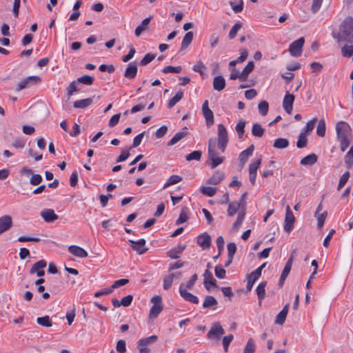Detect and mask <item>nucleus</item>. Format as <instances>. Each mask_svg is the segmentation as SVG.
<instances>
[{"label": "nucleus", "instance_id": "1", "mask_svg": "<svg viewBox=\"0 0 353 353\" xmlns=\"http://www.w3.org/2000/svg\"><path fill=\"white\" fill-rule=\"evenodd\" d=\"M228 134L225 127L223 124L218 125V141L217 146L222 152H224L228 144ZM216 140L211 138L208 141V154L211 161L210 168L214 169L223 161V157H220L216 150Z\"/></svg>", "mask_w": 353, "mask_h": 353}, {"label": "nucleus", "instance_id": "2", "mask_svg": "<svg viewBox=\"0 0 353 353\" xmlns=\"http://www.w3.org/2000/svg\"><path fill=\"white\" fill-rule=\"evenodd\" d=\"M332 37L340 42L344 41L348 43L353 42V19L351 17H346L340 25V31L334 30L332 32Z\"/></svg>", "mask_w": 353, "mask_h": 353}, {"label": "nucleus", "instance_id": "3", "mask_svg": "<svg viewBox=\"0 0 353 353\" xmlns=\"http://www.w3.org/2000/svg\"><path fill=\"white\" fill-rule=\"evenodd\" d=\"M335 129L341 150L345 152L352 141L351 128L347 122L341 121L336 123Z\"/></svg>", "mask_w": 353, "mask_h": 353}, {"label": "nucleus", "instance_id": "4", "mask_svg": "<svg viewBox=\"0 0 353 353\" xmlns=\"http://www.w3.org/2000/svg\"><path fill=\"white\" fill-rule=\"evenodd\" d=\"M153 305L151 307L149 313V317L151 319H156L163 310L162 298L161 296H154L151 299Z\"/></svg>", "mask_w": 353, "mask_h": 353}, {"label": "nucleus", "instance_id": "5", "mask_svg": "<svg viewBox=\"0 0 353 353\" xmlns=\"http://www.w3.org/2000/svg\"><path fill=\"white\" fill-rule=\"evenodd\" d=\"M41 79L38 76H29L26 78L21 80L16 87V92H20L21 90L28 88L34 85L37 84L41 82Z\"/></svg>", "mask_w": 353, "mask_h": 353}, {"label": "nucleus", "instance_id": "6", "mask_svg": "<svg viewBox=\"0 0 353 353\" xmlns=\"http://www.w3.org/2000/svg\"><path fill=\"white\" fill-rule=\"evenodd\" d=\"M225 334V330L219 322L212 323L210 330L207 334V337L209 339L219 340L223 334Z\"/></svg>", "mask_w": 353, "mask_h": 353}, {"label": "nucleus", "instance_id": "7", "mask_svg": "<svg viewBox=\"0 0 353 353\" xmlns=\"http://www.w3.org/2000/svg\"><path fill=\"white\" fill-rule=\"evenodd\" d=\"M305 40L303 37H301L293 41L289 47V52L292 57H298L301 56L303 50V46Z\"/></svg>", "mask_w": 353, "mask_h": 353}, {"label": "nucleus", "instance_id": "8", "mask_svg": "<svg viewBox=\"0 0 353 353\" xmlns=\"http://www.w3.org/2000/svg\"><path fill=\"white\" fill-rule=\"evenodd\" d=\"M295 221V217L293 214L292 211L291 210L289 205L286 208V212H285V221H284V230L290 233L293 228H294V223Z\"/></svg>", "mask_w": 353, "mask_h": 353}, {"label": "nucleus", "instance_id": "9", "mask_svg": "<svg viewBox=\"0 0 353 353\" xmlns=\"http://www.w3.org/2000/svg\"><path fill=\"white\" fill-rule=\"evenodd\" d=\"M202 113L205 119L206 125L209 128L214 124V114L209 108L208 101L205 100L202 105Z\"/></svg>", "mask_w": 353, "mask_h": 353}, {"label": "nucleus", "instance_id": "10", "mask_svg": "<svg viewBox=\"0 0 353 353\" xmlns=\"http://www.w3.org/2000/svg\"><path fill=\"white\" fill-rule=\"evenodd\" d=\"M179 291L181 296L185 301L194 304L199 303V298L196 296L192 294V293L188 292L186 288H185L183 283H181Z\"/></svg>", "mask_w": 353, "mask_h": 353}, {"label": "nucleus", "instance_id": "11", "mask_svg": "<svg viewBox=\"0 0 353 353\" xmlns=\"http://www.w3.org/2000/svg\"><path fill=\"white\" fill-rule=\"evenodd\" d=\"M131 248L134 251H136L139 254H143L148 249L145 248L146 241L144 239H141L139 241L129 240Z\"/></svg>", "mask_w": 353, "mask_h": 353}, {"label": "nucleus", "instance_id": "12", "mask_svg": "<svg viewBox=\"0 0 353 353\" xmlns=\"http://www.w3.org/2000/svg\"><path fill=\"white\" fill-rule=\"evenodd\" d=\"M196 243L203 250L209 249L212 243L211 236L207 232H203L197 236Z\"/></svg>", "mask_w": 353, "mask_h": 353}, {"label": "nucleus", "instance_id": "13", "mask_svg": "<svg viewBox=\"0 0 353 353\" xmlns=\"http://www.w3.org/2000/svg\"><path fill=\"white\" fill-rule=\"evenodd\" d=\"M13 221L11 216L3 215L0 217V235L12 228Z\"/></svg>", "mask_w": 353, "mask_h": 353}, {"label": "nucleus", "instance_id": "14", "mask_svg": "<svg viewBox=\"0 0 353 353\" xmlns=\"http://www.w3.org/2000/svg\"><path fill=\"white\" fill-rule=\"evenodd\" d=\"M294 101V96L292 94H290L288 91L285 92L284 96V99L283 101V108L285 111L290 114L292 112L293 108V103Z\"/></svg>", "mask_w": 353, "mask_h": 353}, {"label": "nucleus", "instance_id": "15", "mask_svg": "<svg viewBox=\"0 0 353 353\" xmlns=\"http://www.w3.org/2000/svg\"><path fill=\"white\" fill-rule=\"evenodd\" d=\"M47 265V263L45 260L41 259L36 262L30 270V274L36 273L38 276H43L45 274L43 268Z\"/></svg>", "mask_w": 353, "mask_h": 353}, {"label": "nucleus", "instance_id": "16", "mask_svg": "<svg viewBox=\"0 0 353 353\" xmlns=\"http://www.w3.org/2000/svg\"><path fill=\"white\" fill-rule=\"evenodd\" d=\"M203 277V284L206 290H210L211 287H217L216 280L214 279L212 273L209 270H205Z\"/></svg>", "mask_w": 353, "mask_h": 353}, {"label": "nucleus", "instance_id": "17", "mask_svg": "<svg viewBox=\"0 0 353 353\" xmlns=\"http://www.w3.org/2000/svg\"><path fill=\"white\" fill-rule=\"evenodd\" d=\"M41 216L47 223H52L57 220L59 216L52 209H45L41 212Z\"/></svg>", "mask_w": 353, "mask_h": 353}, {"label": "nucleus", "instance_id": "18", "mask_svg": "<svg viewBox=\"0 0 353 353\" xmlns=\"http://www.w3.org/2000/svg\"><path fill=\"white\" fill-rule=\"evenodd\" d=\"M137 70L138 68L136 62H130L124 72V77L128 79H132L136 77Z\"/></svg>", "mask_w": 353, "mask_h": 353}, {"label": "nucleus", "instance_id": "19", "mask_svg": "<svg viewBox=\"0 0 353 353\" xmlns=\"http://www.w3.org/2000/svg\"><path fill=\"white\" fill-rule=\"evenodd\" d=\"M68 252L75 256L85 258L88 256V252L81 247L78 245H70L68 247Z\"/></svg>", "mask_w": 353, "mask_h": 353}, {"label": "nucleus", "instance_id": "20", "mask_svg": "<svg viewBox=\"0 0 353 353\" xmlns=\"http://www.w3.org/2000/svg\"><path fill=\"white\" fill-rule=\"evenodd\" d=\"M186 245H179L176 248H172L167 252L168 256L172 259H177L180 257V254L185 250Z\"/></svg>", "mask_w": 353, "mask_h": 353}, {"label": "nucleus", "instance_id": "21", "mask_svg": "<svg viewBox=\"0 0 353 353\" xmlns=\"http://www.w3.org/2000/svg\"><path fill=\"white\" fill-rule=\"evenodd\" d=\"M254 150V145H250L246 150L242 151L239 154V161L243 165L250 157L253 154Z\"/></svg>", "mask_w": 353, "mask_h": 353}, {"label": "nucleus", "instance_id": "22", "mask_svg": "<svg viewBox=\"0 0 353 353\" xmlns=\"http://www.w3.org/2000/svg\"><path fill=\"white\" fill-rule=\"evenodd\" d=\"M152 17H149L145 19H144L141 25L138 26L134 31V34L136 37H139L143 32L145 31L148 29V26L150 23Z\"/></svg>", "mask_w": 353, "mask_h": 353}, {"label": "nucleus", "instance_id": "23", "mask_svg": "<svg viewBox=\"0 0 353 353\" xmlns=\"http://www.w3.org/2000/svg\"><path fill=\"white\" fill-rule=\"evenodd\" d=\"M254 68V63L252 61H249L242 72L240 73V81H244L247 80L248 75L252 72Z\"/></svg>", "mask_w": 353, "mask_h": 353}, {"label": "nucleus", "instance_id": "24", "mask_svg": "<svg viewBox=\"0 0 353 353\" xmlns=\"http://www.w3.org/2000/svg\"><path fill=\"white\" fill-rule=\"evenodd\" d=\"M224 174L222 172L216 171L214 174L208 180L207 183L210 185H217L221 183L224 179Z\"/></svg>", "mask_w": 353, "mask_h": 353}, {"label": "nucleus", "instance_id": "25", "mask_svg": "<svg viewBox=\"0 0 353 353\" xmlns=\"http://www.w3.org/2000/svg\"><path fill=\"white\" fill-rule=\"evenodd\" d=\"M258 272L253 271L250 274L247 276V284H246V289L248 291H250L253 287L254 283L255 281L259 279L261 276L258 274Z\"/></svg>", "mask_w": 353, "mask_h": 353}, {"label": "nucleus", "instance_id": "26", "mask_svg": "<svg viewBox=\"0 0 353 353\" xmlns=\"http://www.w3.org/2000/svg\"><path fill=\"white\" fill-rule=\"evenodd\" d=\"M218 302L216 299L212 296H206L205 300L203 303V308H209L211 307L213 310L216 309V305Z\"/></svg>", "mask_w": 353, "mask_h": 353}, {"label": "nucleus", "instance_id": "27", "mask_svg": "<svg viewBox=\"0 0 353 353\" xmlns=\"http://www.w3.org/2000/svg\"><path fill=\"white\" fill-rule=\"evenodd\" d=\"M318 160V157L316 154L312 153L305 157L301 160V164L302 165H314Z\"/></svg>", "mask_w": 353, "mask_h": 353}, {"label": "nucleus", "instance_id": "28", "mask_svg": "<svg viewBox=\"0 0 353 353\" xmlns=\"http://www.w3.org/2000/svg\"><path fill=\"white\" fill-rule=\"evenodd\" d=\"M289 304L285 305L281 311L277 314L275 319V323L282 325L286 319L288 312Z\"/></svg>", "mask_w": 353, "mask_h": 353}, {"label": "nucleus", "instance_id": "29", "mask_svg": "<svg viewBox=\"0 0 353 353\" xmlns=\"http://www.w3.org/2000/svg\"><path fill=\"white\" fill-rule=\"evenodd\" d=\"M225 85V79L221 76H216L213 79V88L215 90L221 91L222 90Z\"/></svg>", "mask_w": 353, "mask_h": 353}, {"label": "nucleus", "instance_id": "30", "mask_svg": "<svg viewBox=\"0 0 353 353\" xmlns=\"http://www.w3.org/2000/svg\"><path fill=\"white\" fill-rule=\"evenodd\" d=\"M193 37H194V34L191 31L188 32L185 34V36L183 38L182 42H181V48H180L181 51L184 50L190 45V43L192 41Z\"/></svg>", "mask_w": 353, "mask_h": 353}, {"label": "nucleus", "instance_id": "31", "mask_svg": "<svg viewBox=\"0 0 353 353\" xmlns=\"http://www.w3.org/2000/svg\"><path fill=\"white\" fill-rule=\"evenodd\" d=\"M267 285L266 281L261 282L256 289V292L258 296L259 305H261L262 300L265 298V288Z\"/></svg>", "mask_w": 353, "mask_h": 353}, {"label": "nucleus", "instance_id": "32", "mask_svg": "<svg viewBox=\"0 0 353 353\" xmlns=\"http://www.w3.org/2000/svg\"><path fill=\"white\" fill-rule=\"evenodd\" d=\"M92 98H86L74 102L73 106L76 108H85L92 103Z\"/></svg>", "mask_w": 353, "mask_h": 353}, {"label": "nucleus", "instance_id": "33", "mask_svg": "<svg viewBox=\"0 0 353 353\" xmlns=\"http://www.w3.org/2000/svg\"><path fill=\"white\" fill-rule=\"evenodd\" d=\"M289 145V141L285 138H278L274 140L273 147L276 149H284Z\"/></svg>", "mask_w": 353, "mask_h": 353}, {"label": "nucleus", "instance_id": "34", "mask_svg": "<svg viewBox=\"0 0 353 353\" xmlns=\"http://www.w3.org/2000/svg\"><path fill=\"white\" fill-rule=\"evenodd\" d=\"M183 92L182 90L178 91L175 95L168 101V108H172L174 107L183 98Z\"/></svg>", "mask_w": 353, "mask_h": 353}, {"label": "nucleus", "instance_id": "35", "mask_svg": "<svg viewBox=\"0 0 353 353\" xmlns=\"http://www.w3.org/2000/svg\"><path fill=\"white\" fill-rule=\"evenodd\" d=\"M188 134V132H178L168 142V145L171 146L176 144L180 140H181L183 137H185Z\"/></svg>", "mask_w": 353, "mask_h": 353}, {"label": "nucleus", "instance_id": "36", "mask_svg": "<svg viewBox=\"0 0 353 353\" xmlns=\"http://www.w3.org/2000/svg\"><path fill=\"white\" fill-rule=\"evenodd\" d=\"M316 121L317 119L316 117L312 119L306 123V125L303 128L301 132L304 133L306 135L311 133L314 128Z\"/></svg>", "mask_w": 353, "mask_h": 353}, {"label": "nucleus", "instance_id": "37", "mask_svg": "<svg viewBox=\"0 0 353 353\" xmlns=\"http://www.w3.org/2000/svg\"><path fill=\"white\" fill-rule=\"evenodd\" d=\"M261 161L262 157L261 156L252 160L249 165V172L257 173V170L260 167Z\"/></svg>", "mask_w": 353, "mask_h": 353}, {"label": "nucleus", "instance_id": "38", "mask_svg": "<svg viewBox=\"0 0 353 353\" xmlns=\"http://www.w3.org/2000/svg\"><path fill=\"white\" fill-rule=\"evenodd\" d=\"M326 132V125L325 121L323 119H321L319 121L317 128H316V134L319 137H323L325 135Z\"/></svg>", "mask_w": 353, "mask_h": 353}, {"label": "nucleus", "instance_id": "39", "mask_svg": "<svg viewBox=\"0 0 353 353\" xmlns=\"http://www.w3.org/2000/svg\"><path fill=\"white\" fill-rule=\"evenodd\" d=\"M182 177L179 175H172L164 184L163 189H165L170 185L176 184L182 181Z\"/></svg>", "mask_w": 353, "mask_h": 353}, {"label": "nucleus", "instance_id": "40", "mask_svg": "<svg viewBox=\"0 0 353 353\" xmlns=\"http://www.w3.org/2000/svg\"><path fill=\"white\" fill-rule=\"evenodd\" d=\"M157 340V336L152 335L144 339L139 340L138 346L146 347L147 345L156 342Z\"/></svg>", "mask_w": 353, "mask_h": 353}, {"label": "nucleus", "instance_id": "41", "mask_svg": "<svg viewBox=\"0 0 353 353\" xmlns=\"http://www.w3.org/2000/svg\"><path fill=\"white\" fill-rule=\"evenodd\" d=\"M327 213L326 211H324L322 213H315L314 216L317 219V228L321 229L323 228L324 225V222L327 217Z\"/></svg>", "mask_w": 353, "mask_h": 353}, {"label": "nucleus", "instance_id": "42", "mask_svg": "<svg viewBox=\"0 0 353 353\" xmlns=\"http://www.w3.org/2000/svg\"><path fill=\"white\" fill-rule=\"evenodd\" d=\"M265 130L259 123H254L252 128V134L254 137H261L264 134Z\"/></svg>", "mask_w": 353, "mask_h": 353}, {"label": "nucleus", "instance_id": "43", "mask_svg": "<svg viewBox=\"0 0 353 353\" xmlns=\"http://www.w3.org/2000/svg\"><path fill=\"white\" fill-rule=\"evenodd\" d=\"M79 82L77 81H73L70 83V85L67 88V96L68 97H70L74 92H78L80 90L78 87Z\"/></svg>", "mask_w": 353, "mask_h": 353}, {"label": "nucleus", "instance_id": "44", "mask_svg": "<svg viewBox=\"0 0 353 353\" xmlns=\"http://www.w3.org/2000/svg\"><path fill=\"white\" fill-rule=\"evenodd\" d=\"M37 323L44 327H51L52 325V320L49 316L38 317L37 319Z\"/></svg>", "mask_w": 353, "mask_h": 353}, {"label": "nucleus", "instance_id": "45", "mask_svg": "<svg viewBox=\"0 0 353 353\" xmlns=\"http://www.w3.org/2000/svg\"><path fill=\"white\" fill-rule=\"evenodd\" d=\"M307 143V135L304 133L301 132L298 137V141L296 142V147L298 148H303L306 147Z\"/></svg>", "mask_w": 353, "mask_h": 353}, {"label": "nucleus", "instance_id": "46", "mask_svg": "<svg viewBox=\"0 0 353 353\" xmlns=\"http://www.w3.org/2000/svg\"><path fill=\"white\" fill-rule=\"evenodd\" d=\"M175 274L172 273L167 276H165L163 279V289L165 290H169L172 284L173 283V279L174 277Z\"/></svg>", "mask_w": 353, "mask_h": 353}, {"label": "nucleus", "instance_id": "47", "mask_svg": "<svg viewBox=\"0 0 353 353\" xmlns=\"http://www.w3.org/2000/svg\"><path fill=\"white\" fill-rule=\"evenodd\" d=\"M245 121L243 119H241L237 123L235 130L238 134L239 138H241L243 135L244 134L245 130Z\"/></svg>", "mask_w": 353, "mask_h": 353}, {"label": "nucleus", "instance_id": "48", "mask_svg": "<svg viewBox=\"0 0 353 353\" xmlns=\"http://www.w3.org/2000/svg\"><path fill=\"white\" fill-rule=\"evenodd\" d=\"M242 24L241 22L236 23L231 28L229 32V39H233L237 34L238 31L241 28Z\"/></svg>", "mask_w": 353, "mask_h": 353}, {"label": "nucleus", "instance_id": "49", "mask_svg": "<svg viewBox=\"0 0 353 353\" xmlns=\"http://www.w3.org/2000/svg\"><path fill=\"white\" fill-rule=\"evenodd\" d=\"M202 152L199 150H195L192 152L188 154L185 157V159L188 161L195 160V161H199L201 158Z\"/></svg>", "mask_w": 353, "mask_h": 353}, {"label": "nucleus", "instance_id": "50", "mask_svg": "<svg viewBox=\"0 0 353 353\" xmlns=\"http://www.w3.org/2000/svg\"><path fill=\"white\" fill-rule=\"evenodd\" d=\"M258 109H259V113L262 116H265L268 114V110H269L268 103L265 101H261L259 103Z\"/></svg>", "mask_w": 353, "mask_h": 353}, {"label": "nucleus", "instance_id": "51", "mask_svg": "<svg viewBox=\"0 0 353 353\" xmlns=\"http://www.w3.org/2000/svg\"><path fill=\"white\" fill-rule=\"evenodd\" d=\"M239 207H240V203H238L236 202L230 203L229 205H228V216H232L233 215H234L236 213V212L238 211Z\"/></svg>", "mask_w": 353, "mask_h": 353}, {"label": "nucleus", "instance_id": "52", "mask_svg": "<svg viewBox=\"0 0 353 353\" xmlns=\"http://www.w3.org/2000/svg\"><path fill=\"white\" fill-rule=\"evenodd\" d=\"M201 192L208 196H213L216 192V189L213 187L204 186L201 188Z\"/></svg>", "mask_w": 353, "mask_h": 353}, {"label": "nucleus", "instance_id": "53", "mask_svg": "<svg viewBox=\"0 0 353 353\" xmlns=\"http://www.w3.org/2000/svg\"><path fill=\"white\" fill-rule=\"evenodd\" d=\"M77 82L90 85L94 82V78L89 75H84L77 79Z\"/></svg>", "mask_w": 353, "mask_h": 353}, {"label": "nucleus", "instance_id": "54", "mask_svg": "<svg viewBox=\"0 0 353 353\" xmlns=\"http://www.w3.org/2000/svg\"><path fill=\"white\" fill-rule=\"evenodd\" d=\"M255 345L252 339H250L247 342L243 350V353H254Z\"/></svg>", "mask_w": 353, "mask_h": 353}, {"label": "nucleus", "instance_id": "55", "mask_svg": "<svg viewBox=\"0 0 353 353\" xmlns=\"http://www.w3.org/2000/svg\"><path fill=\"white\" fill-rule=\"evenodd\" d=\"M341 53L343 57H351L353 56V45L352 46H347L345 45L341 48Z\"/></svg>", "mask_w": 353, "mask_h": 353}, {"label": "nucleus", "instance_id": "56", "mask_svg": "<svg viewBox=\"0 0 353 353\" xmlns=\"http://www.w3.org/2000/svg\"><path fill=\"white\" fill-rule=\"evenodd\" d=\"M349 178H350L349 172L347 171L342 174V176L340 177V179L339 181V184H338V187H337L338 190H341L345 185V184L348 181Z\"/></svg>", "mask_w": 353, "mask_h": 353}, {"label": "nucleus", "instance_id": "57", "mask_svg": "<svg viewBox=\"0 0 353 353\" xmlns=\"http://www.w3.org/2000/svg\"><path fill=\"white\" fill-rule=\"evenodd\" d=\"M182 68L181 66H176V67H174V66H172V65H168V66H165L163 70H162V72L163 73H179L181 72Z\"/></svg>", "mask_w": 353, "mask_h": 353}, {"label": "nucleus", "instance_id": "58", "mask_svg": "<svg viewBox=\"0 0 353 353\" xmlns=\"http://www.w3.org/2000/svg\"><path fill=\"white\" fill-rule=\"evenodd\" d=\"M219 35L218 33H212L209 38L210 46L211 48H214L219 42Z\"/></svg>", "mask_w": 353, "mask_h": 353}, {"label": "nucleus", "instance_id": "59", "mask_svg": "<svg viewBox=\"0 0 353 353\" xmlns=\"http://www.w3.org/2000/svg\"><path fill=\"white\" fill-rule=\"evenodd\" d=\"M130 51L128 54L123 56L122 57V61L125 63L129 61L130 59L133 58L135 54L136 50L132 45H130L129 46Z\"/></svg>", "mask_w": 353, "mask_h": 353}, {"label": "nucleus", "instance_id": "60", "mask_svg": "<svg viewBox=\"0 0 353 353\" xmlns=\"http://www.w3.org/2000/svg\"><path fill=\"white\" fill-rule=\"evenodd\" d=\"M155 58V55L151 53H148L145 54L143 58L140 61L139 64L141 65H146L149 63H150Z\"/></svg>", "mask_w": 353, "mask_h": 353}, {"label": "nucleus", "instance_id": "61", "mask_svg": "<svg viewBox=\"0 0 353 353\" xmlns=\"http://www.w3.org/2000/svg\"><path fill=\"white\" fill-rule=\"evenodd\" d=\"M233 339H234V336L232 334H228L223 337V345L224 351L225 352H227L228 351V347H229L230 343L232 342V341L233 340Z\"/></svg>", "mask_w": 353, "mask_h": 353}, {"label": "nucleus", "instance_id": "62", "mask_svg": "<svg viewBox=\"0 0 353 353\" xmlns=\"http://www.w3.org/2000/svg\"><path fill=\"white\" fill-rule=\"evenodd\" d=\"M345 164L348 166L353 165V145L351 146L350 150L345 155Z\"/></svg>", "mask_w": 353, "mask_h": 353}, {"label": "nucleus", "instance_id": "63", "mask_svg": "<svg viewBox=\"0 0 353 353\" xmlns=\"http://www.w3.org/2000/svg\"><path fill=\"white\" fill-rule=\"evenodd\" d=\"M215 276L219 279H224L226 275V271L221 265H216L214 268Z\"/></svg>", "mask_w": 353, "mask_h": 353}, {"label": "nucleus", "instance_id": "64", "mask_svg": "<svg viewBox=\"0 0 353 353\" xmlns=\"http://www.w3.org/2000/svg\"><path fill=\"white\" fill-rule=\"evenodd\" d=\"M42 176L39 174H34L30 179V183L32 185H37L42 182Z\"/></svg>", "mask_w": 353, "mask_h": 353}]
</instances>
